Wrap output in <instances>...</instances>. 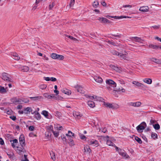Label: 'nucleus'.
Wrapping results in <instances>:
<instances>
[{"label": "nucleus", "instance_id": "obj_1", "mask_svg": "<svg viewBox=\"0 0 161 161\" xmlns=\"http://www.w3.org/2000/svg\"><path fill=\"white\" fill-rule=\"evenodd\" d=\"M101 138L104 141H106L107 142V144L108 145L113 147H114V144L113 142L115 141V140L113 138L109 137L108 136H101Z\"/></svg>", "mask_w": 161, "mask_h": 161}, {"label": "nucleus", "instance_id": "obj_2", "mask_svg": "<svg viewBox=\"0 0 161 161\" xmlns=\"http://www.w3.org/2000/svg\"><path fill=\"white\" fill-rule=\"evenodd\" d=\"M107 88L109 90H112V88H114L116 86V83L111 79H107L106 80Z\"/></svg>", "mask_w": 161, "mask_h": 161}, {"label": "nucleus", "instance_id": "obj_3", "mask_svg": "<svg viewBox=\"0 0 161 161\" xmlns=\"http://www.w3.org/2000/svg\"><path fill=\"white\" fill-rule=\"evenodd\" d=\"M146 126L147 125L146 123L143 122L137 126L136 127V129L138 132L141 133L143 132V130L145 129Z\"/></svg>", "mask_w": 161, "mask_h": 161}, {"label": "nucleus", "instance_id": "obj_4", "mask_svg": "<svg viewBox=\"0 0 161 161\" xmlns=\"http://www.w3.org/2000/svg\"><path fill=\"white\" fill-rule=\"evenodd\" d=\"M132 84L135 85L137 87H141V88L143 90H146V88H147V86L145 85L143 83L138 82L136 81H133L132 82Z\"/></svg>", "mask_w": 161, "mask_h": 161}, {"label": "nucleus", "instance_id": "obj_5", "mask_svg": "<svg viewBox=\"0 0 161 161\" xmlns=\"http://www.w3.org/2000/svg\"><path fill=\"white\" fill-rule=\"evenodd\" d=\"M118 152L119 154L123 157L127 159L130 158V156L126 153V152L124 150L121 149H119L118 150Z\"/></svg>", "mask_w": 161, "mask_h": 161}, {"label": "nucleus", "instance_id": "obj_6", "mask_svg": "<svg viewBox=\"0 0 161 161\" xmlns=\"http://www.w3.org/2000/svg\"><path fill=\"white\" fill-rule=\"evenodd\" d=\"M2 79L7 82L12 81V79L8 76V74L6 73H3L2 75Z\"/></svg>", "mask_w": 161, "mask_h": 161}, {"label": "nucleus", "instance_id": "obj_7", "mask_svg": "<svg viewBox=\"0 0 161 161\" xmlns=\"http://www.w3.org/2000/svg\"><path fill=\"white\" fill-rule=\"evenodd\" d=\"M128 54V53L127 52L125 51L122 53H119L118 56L122 59L128 60L127 57Z\"/></svg>", "mask_w": 161, "mask_h": 161}, {"label": "nucleus", "instance_id": "obj_8", "mask_svg": "<svg viewBox=\"0 0 161 161\" xmlns=\"http://www.w3.org/2000/svg\"><path fill=\"white\" fill-rule=\"evenodd\" d=\"M24 146L17 147L16 150L17 152L19 154H22L25 152V150L24 148Z\"/></svg>", "mask_w": 161, "mask_h": 161}, {"label": "nucleus", "instance_id": "obj_9", "mask_svg": "<svg viewBox=\"0 0 161 161\" xmlns=\"http://www.w3.org/2000/svg\"><path fill=\"white\" fill-rule=\"evenodd\" d=\"M88 144L90 145H92L95 147H97L99 146V143L98 141L93 139L89 140L88 142Z\"/></svg>", "mask_w": 161, "mask_h": 161}, {"label": "nucleus", "instance_id": "obj_10", "mask_svg": "<svg viewBox=\"0 0 161 161\" xmlns=\"http://www.w3.org/2000/svg\"><path fill=\"white\" fill-rule=\"evenodd\" d=\"M19 141L21 146H25V138L23 135H20L19 138Z\"/></svg>", "mask_w": 161, "mask_h": 161}, {"label": "nucleus", "instance_id": "obj_11", "mask_svg": "<svg viewBox=\"0 0 161 161\" xmlns=\"http://www.w3.org/2000/svg\"><path fill=\"white\" fill-rule=\"evenodd\" d=\"M74 87L77 90L78 92L82 94L84 93V90L81 86L77 85L75 86Z\"/></svg>", "mask_w": 161, "mask_h": 161}, {"label": "nucleus", "instance_id": "obj_12", "mask_svg": "<svg viewBox=\"0 0 161 161\" xmlns=\"http://www.w3.org/2000/svg\"><path fill=\"white\" fill-rule=\"evenodd\" d=\"M129 104L130 106H131L134 107H139L142 105V103L140 102H130L129 103Z\"/></svg>", "mask_w": 161, "mask_h": 161}, {"label": "nucleus", "instance_id": "obj_13", "mask_svg": "<svg viewBox=\"0 0 161 161\" xmlns=\"http://www.w3.org/2000/svg\"><path fill=\"white\" fill-rule=\"evenodd\" d=\"M94 79L96 82L99 83H102L103 81L102 78L99 76H95L94 77Z\"/></svg>", "mask_w": 161, "mask_h": 161}, {"label": "nucleus", "instance_id": "obj_14", "mask_svg": "<svg viewBox=\"0 0 161 161\" xmlns=\"http://www.w3.org/2000/svg\"><path fill=\"white\" fill-rule=\"evenodd\" d=\"M32 110L31 108L30 107H27L24 109V112L25 114H30L31 112H32Z\"/></svg>", "mask_w": 161, "mask_h": 161}, {"label": "nucleus", "instance_id": "obj_15", "mask_svg": "<svg viewBox=\"0 0 161 161\" xmlns=\"http://www.w3.org/2000/svg\"><path fill=\"white\" fill-rule=\"evenodd\" d=\"M10 142L11 143V146L12 147L14 148L16 147V144L18 143V140L16 139L13 140H10Z\"/></svg>", "mask_w": 161, "mask_h": 161}, {"label": "nucleus", "instance_id": "obj_16", "mask_svg": "<svg viewBox=\"0 0 161 161\" xmlns=\"http://www.w3.org/2000/svg\"><path fill=\"white\" fill-rule=\"evenodd\" d=\"M150 60L151 61L156 63L161 64V60L159 59L154 58H150Z\"/></svg>", "mask_w": 161, "mask_h": 161}, {"label": "nucleus", "instance_id": "obj_17", "mask_svg": "<svg viewBox=\"0 0 161 161\" xmlns=\"http://www.w3.org/2000/svg\"><path fill=\"white\" fill-rule=\"evenodd\" d=\"M142 80L144 83L149 85L151 84L152 82V80L150 78H145L143 79Z\"/></svg>", "mask_w": 161, "mask_h": 161}, {"label": "nucleus", "instance_id": "obj_18", "mask_svg": "<svg viewBox=\"0 0 161 161\" xmlns=\"http://www.w3.org/2000/svg\"><path fill=\"white\" fill-rule=\"evenodd\" d=\"M131 40L136 42H140L142 39L140 37L137 36H135L132 37L131 38Z\"/></svg>", "mask_w": 161, "mask_h": 161}, {"label": "nucleus", "instance_id": "obj_19", "mask_svg": "<svg viewBox=\"0 0 161 161\" xmlns=\"http://www.w3.org/2000/svg\"><path fill=\"white\" fill-rule=\"evenodd\" d=\"M73 114L74 117L78 119H80L82 116V115L77 112H73Z\"/></svg>", "mask_w": 161, "mask_h": 161}, {"label": "nucleus", "instance_id": "obj_20", "mask_svg": "<svg viewBox=\"0 0 161 161\" xmlns=\"http://www.w3.org/2000/svg\"><path fill=\"white\" fill-rule=\"evenodd\" d=\"M44 96L48 99H52L54 97V95L53 94L49 95L47 93H44L43 94Z\"/></svg>", "mask_w": 161, "mask_h": 161}, {"label": "nucleus", "instance_id": "obj_21", "mask_svg": "<svg viewBox=\"0 0 161 161\" xmlns=\"http://www.w3.org/2000/svg\"><path fill=\"white\" fill-rule=\"evenodd\" d=\"M66 136L68 137H70L72 138L73 137H74L75 136V134L74 133H73L71 131L69 130L68 131V133L67 134H66Z\"/></svg>", "mask_w": 161, "mask_h": 161}, {"label": "nucleus", "instance_id": "obj_22", "mask_svg": "<svg viewBox=\"0 0 161 161\" xmlns=\"http://www.w3.org/2000/svg\"><path fill=\"white\" fill-rule=\"evenodd\" d=\"M111 18H114L116 19H120L123 18H129V17L125 16H111Z\"/></svg>", "mask_w": 161, "mask_h": 161}, {"label": "nucleus", "instance_id": "obj_23", "mask_svg": "<svg viewBox=\"0 0 161 161\" xmlns=\"http://www.w3.org/2000/svg\"><path fill=\"white\" fill-rule=\"evenodd\" d=\"M20 69L23 72H27L29 70V67L26 66H23L20 67Z\"/></svg>", "mask_w": 161, "mask_h": 161}, {"label": "nucleus", "instance_id": "obj_24", "mask_svg": "<svg viewBox=\"0 0 161 161\" xmlns=\"http://www.w3.org/2000/svg\"><path fill=\"white\" fill-rule=\"evenodd\" d=\"M110 67L112 69H114L117 72H120V70L118 67L115 66L114 65L111 64L110 65Z\"/></svg>", "mask_w": 161, "mask_h": 161}, {"label": "nucleus", "instance_id": "obj_25", "mask_svg": "<svg viewBox=\"0 0 161 161\" xmlns=\"http://www.w3.org/2000/svg\"><path fill=\"white\" fill-rule=\"evenodd\" d=\"M104 105L106 107H108L109 108L114 109V106L112 104L109 103H103Z\"/></svg>", "mask_w": 161, "mask_h": 161}, {"label": "nucleus", "instance_id": "obj_26", "mask_svg": "<svg viewBox=\"0 0 161 161\" xmlns=\"http://www.w3.org/2000/svg\"><path fill=\"white\" fill-rule=\"evenodd\" d=\"M84 149L85 152L90 153L91 150L88 145H86L84 146Z\"/></svg>", "mask_w": 161, "mask_h": 161}, {"label": "nucleus", "instance_id": "obj_27", "mask_svg": "<svg viewBox=\"0 0 161 161\" xmlns=\"http://www.w3.org/2000/svg\"><path fill=\"white\" fill-rule=\"evenodd\" d=\"M35 114V117L38 120L40 119H41V115L40 114L36 111H35L33 113H32V114Z\"/></svg>", "mask_w": 161, "mask_h": 161}, {"label": "nucleus", "instance_id": "obj_28", "mask_svg": "<svg viewBox=\"0 0 161 161\" xmlns=\"http://www.w3.org/2000/svg\"><path fill=\"white\" fill-rule=\"evenodd\" d=\"M50 155L51 156V159L55 161L56 159L55 154L52 151H51L49 152Z\"/></svg>", "mask_w": 161, "mask_h": 161}, {"label": "nucleus", "instance_id": "obj_29", "mask_svg": "<svg viewBox=\"0 0 161 161\" xmlns=\"http://www.w3.org/2000/svg\"><path fill=\"white\" fill-rule=\"evenodd\" d=\"M148 9V7L147 6H143L140 8L139 10L141 11L145 12L147 11Z\"/></svg>", "mask_w": 161, "mask_h": 161}, {"label": "nucleus", "instance_id": "obj_30", "mask_svg": "<svg viewBox=\"0 0 161 161\" xmlns=\"http://www.w3.org/2000/svg\"><path fill=\"white\" fill-rule=\"evenodd\" d=\"M87 104L88 106L91 108H93L95 107V104L92 101H88L87 102Z\"/></svg>", "mask_w": 161, "mask_h": 161}, {"label": "nucleus", "instance_id": "obj_31", "mask_svg": "<svg viewBox=\"0 0 161 161\" xmlns=\"http://www.w3.org/2000/svg\"><path fill=\"white\" fill-rule=\"evenodd\" d=\"M30 98L32 100L37 101L41 98H42V97L41 96H38L34 97H30Z\"/></svg>", "mask_w": 161, "mask_h": 161}, {"label": "nucleus", "instance_id": "obj_32", "mask_svg": "<svg viewBox=\"0 0 161 161\" xmlns=\"http://www.w3.org/2000/svg\"><path fill=\"white\" fill-rule=\"evenodd\" d=\"M149 48L157 49L159 48V46L153 44H150L149 45Z\"/></svg>", "mask_w": 161, "mask_h": 161}, {"label": "nucleus", "instance_id": "obj_33", "mask_svg": "<svg viewBox=\"0 0 161 161\" xmlns=\"http://www.w3.org/2000/svg\"><path fill=\"white\" fill-rule=\"evenodd\" d=\"M11 101L13 103H20V100L16 97L13 98L11 99Z\"/></svg>", "mask_w": 161, "mask_h": 161}, {"label": "nucleus", "instance_id": "obj_34", "mask_svg": "<svg viewBox=\"0 0 161 161\" xmlns=\"http://www.w3.org/2000/svg\"><path fill=\"white\" fill-rule=\"evenodd\" d=\"M101 22L104 23H110L111 22L107 19L103 17H102V20Z\"/></svg>", "mask_w": 161, "mask_h": 161}, {"label": "nucleus", "instance_id": "obj_35", "mask_svg": "<svg viewBox=\"0 0 161 161\" xmlns=\"http://www.w3.org/2000/svg\"><path fill=\"white\" fill-rule=\"evenodd\" d=\"M6 92V89H5L4 87L0 86V93H5Z\"/></svg>", "mask_w": 161, "mask_h": 161}, {"label": "nucleus", "instance_id": "obj_36", "mask_svg": "<svg viewBox=\"0 0 161 161\" xmlns=\"http://www.w3.org/2000/svg\"><path fill=\"white\" fill-rule=\"evenodd\" d=\"M66 36L74 41L75 42H77L78 41L77 39L75 38V37H74L72 36L66 35Z\"/></svg>", "mask_w": 161, "mask_h": 161}, {"label": "nucleus", "instance_id": "obj_37", "mask_svg": "<svg viewBox=\"0 0 161 161\" xmlns=\"http://www.w3.org/2000/svg\"><path fill=\"white\" fill-rule=\"evenodd\" d=\"M62 114L58 111L55 112V116L58 118H60L62 116Z\"/></svg>", "mask_w": 161, "mask_h": 161}, {"label": "nucleus", "instance_id": "obj_38", "mask_svg": "<svg viewBox=\"0 0 161 161\" xmlns=\"http://www.w3.org/2000/svg\"><path fill=\"white\" fill-rule=\"evenodd\" d=\"M14 57V59L16 60H19L20 59V57L18 56L17 54L16 53H13V54L12 55Z\"/></svg>", "mask_w": 161, "mask_h": 161}, {"label": "nucleus", "instance_id": "obj_39", "mask_svg": "<svg viewBox=\"0 0 161 161\" xmlns=\"http://www.w3.org/2000/svg\"><path fill=\"white\" fill-rule=\"evenodd\" d=\"M116 90H114V91H117V92H120L122 91V92H124L125 91V90L124 89L123 87H121L119 88H116Z\"/></svg>", "mask_w": 161, "mask_h": 161}, {"label": "nucleus", "instance_id": "obj_40", "mask_svg": "<svg viewBox=\"0 0 161 161\" xmlns=\"http://www.w3.org/2000/svg\"><path fill=\"white\" fill-rule=\"evenodd\" d=\"M63 93L69 95H70L71 93V91H69L67 89L63 91Z\"/></svg>", "mask_w": 161, "mask_h": 161}, {"label": "nucleus", "instance_id": "obj_41", "mask_svg": "<svg viewBox=\"0 0 161 161\" xmlns=\"http://www.w3.org/2000/svg\"><path fill=\"white\" fill-rule=\"evenodd\" d=\"M7 154L10 158H14V154L13 153L8 152L7 153Z\"/></svg>", "mask_w": 161, "mask_h": 161}, {"label": "nucleus", "instance_id": "obj_42", "mask_svg": "<svg viewBox=\"0 0 161 161\" xmlns=\"http://www.w3.org/2000/svg\"><path fill=\"white\" fill-rule=\"evenodd\" d=\"M48 113L46 110H43L42 111V114L44 115L46 118H48Z\"/></svg>", "mask_w": 161, "mask_h": 161}, {"label": "nucleus", "instance_id": "obj_43", "mask_svg": "<svg viewBox=\"0 0 161 161\" xmlns=\"http://www.w3.org/2000/svg\"><path fill=\"white\" fill-rule=\"evenodd\" d=\"M64 58V57L63 55L59 54L57 55L56 59L60 60H63Z\"/></svg>", "mask_w": 161, "mask_h": 161}, {"label": "nucleus", "instance_id": "obj_44", "mask_svg": "<svg viewBox=\"0 0 161 161\" xmlns=\"http://www.w3.org/2000/svg\"><path fill=\"white\" fill-rule=\"evenodd\" d=\"M99 5V3L97 0H96L92 4V6L94 8H97Z\"/></svg>", "mask_w": 161, "mask_h": 161}, {"label": "nucleus", "instance_id": "obj_45", "mask_svg": "<svg viewBox=\"0 0 161 161\" xmlns=\"http://www.w3.org/2000/svg\"><path fill=\"white\" fill-rule=\"evenodd\" d=\"M58 54L56 53H52L51 55V57L54 59H56Z\"/></svg>", "mask_w": 161, "mask_h": 161}, {"label": "nucleus", "instance_id": "obj_46", "mask_svg": "<svg viewBox=\"0 0 161 161\" xmlns=\"http://www.w3.org/2000/svg\"><path fill=\"white\" fill-rule=\"evenodd\" d=\"M54 127L55 129H56L57 130H60L63 129L62 126H60V125H55Z\"/></svg>", "mask_w": 161, "mask_h": 161}, {"label": "nucleus", "instance_id": "obj_47", "mask_svg": "<svg viewBox=\"0 0 161 161\" xmlns=\"http://www.w3.org/2000/svg\"><path fill=\"white\" fill-rule=\"evenodd\" d=\"M153 126L154 128L156 130H158L160 128V125L158 124H157L153 125Z\"/></svg>", "mask_w": 161, "mask_h": 161}, {"label": "nucleus", "instance_id": "obj_48", "mask_svg": "<svg viewBox=\"0 0 161 161\" xmlns=\"http://www.w3.org/2000/svg\"><path fill=\"white\" fill-rule=\"evenodd\" d=\"M75 3V0H70L69 3V8L73 6Z\"/></svg>", "mask_w": 161, "mask_h": 161}, {"label": "nucleus", "instance_id": "obj_49", "mask_svg": "<svg viewBox=\"0 0 161 161\" xmlns=\"http://www.w3.org/2000/svg\"><path fill=\"white\" fill-rule=\"evenodd\" d=\"M111 53L114 55L118 56L119 53L116 51L115 50H113L111 52Z\"/></svg>", "mask_w": 161, "mask_h": 161}, {"label": "nucleus", "instance_id": "obj_50", "mask_svg": "<svg viewBox=\"0 0 161 161\" xmlns=\"http://www.w3.org/2000/svg\"><path fill=\"white\" fill-rule=\"evenodd\" d=\"M135 140L139 143L141 144L142 142L140 138L137 136H136L135 138Z\"/></svg>", "mask_w": 161, "mask_h": 161}, {"label": "nucleus", "instance_id": "obj_51", "mask_svg": "<svg viewBox=\"0 0 161 161\" xmlns=\"http://www.w3.org/2000/svg\"><path fill=\"white\" fill-rule=\"evenodd\" d=\"M39 87L42 90L44 89L47 87V85L45 84H42L39 86Z\"/></svg>", "mask_w": 161, "mask_h": 161}, {"label": "nucleus", "instance_id": "obj_52", "mask_svg": "<svg viewBox=\"0 0 161 161\" xmlns=\"http://www.w3.org/2000/svg\"><path fill=\"white\" fill-rule=\"evenodd\" d=\"M51 131L53 132V135H54V136H55V137H57L58 136L59 133L58 132L54 131L52 129L51 130Z\"/></svg>", "mask_w": 161, "mask_h": 161}, {"label": "nucleus", "instance_id": "obj_53", "mask_svg": "<svg viewBox=\"0 0 161 161\" xmlns=\"http://www.w3.org/2000/svg\"><path fill=\"white\" fill-rule=\"evenodd\" d=\"M151 137L153 139H155L157 138L158 136L156 133H152L151 135Z\"/></svg>", "mask_w": 161, "mask_h": 161}, {"label": "nucleus", "instance_id": "obj_54", "mask_svg": "<svg viewBox=\"0 0 161 161\" xmlns=\"http://www.w3.org/2000/svg\"><path fill=\"white\" fill-rule=\"evenodd\" d=\"M69 144L70 146H72L74 145V142L72 139L70 138L69 142Z\"/></svg>", "mask_w": 161, "mask_h": 161}, {"label": "nucleus", "instance_id": "obj_55", "mask_svg": "<svg viewBox=\"0 0 161 161\" xmlns=\"http://www.w3.org/2000/svg\"><path fill=\"white\" fill-rule=\"evenodd\" d=\"M22 161H29L27 158V155L25 154L24 155V157L21 159Z\"/></svg>", "mask_w": 161, "mask_h": 161}, {"label": "nucleus", "instance_id": "obj_56", "mask_svg": "<svg viewBox=\"0 0 161 161\" xmlns=\"http://www.w3.org/2000/svg\"><path fill=\"white\" fill-rule=\"evenodd\" d=\"M95 98L97 101H102L103 100V99L100 97H97L96 96H94Z\"/></svg>", "mask_w": 161, "mask_h": 161}, {"label": "nucleus", "instance_id": "obj_57", "mask_svg": "<svg viewBox=\"0 0 161 161\" xmlns=\"http://www.w3.org/2000/svg\"><path fill=\"white\" fill-rule=\"evenodd\" d=\"M61 136V139L63 141H65V142H66L67 139L66 137V136L64 135H62Z\"/></svg>", "mask_w": 161, "mask_h": 161}, {"label": "nucleus", "instance_id": "obj_58", "mask_svg": "<svg viewBox=\"0 0 161 161\" xmlns=\"http://www.w3.org/2000/svg\"><path fill=\"white\" fill-rule=\"evenodd\" d=\"M106 42L109 44H112L114 46H116V44L114 42H113L112 41H107Z\"/></svg>", "mask_w": 161, "mask_h": 161}, {"label": "nucleus", "instance_id": "obj_59", "mask_svg": "<svg viewBox=\"0 0 161 161\" xmlns=\"http://www.w3.org/2000/svg\"><path fill=\"white\" fill-rule=\"evenodd\" d=\"M84 96H85L87 98H89L91 99H93L95 98L94 96H90L87 95H85Z\"/></svg>", "mask_w": 161, "mask_h": 161}, {"label": "nucleus", "instance_id": "obj_60", "mask_svg": "<svg viewBox=\"0 0 161 161\" xmlns=\"http://www.w3.org/2000/svg\"><path fill=\"white\" fill-rule=\"evenodd\" d=\"M156 122V121L155 120H154L151 119V120L150 121V125H153H153H154V124Z\"/></svg>", "mask_w": 161, "mask_h": 161}, {"label": "nucleus", "instance_id": "obj_61", "mask_svg": "<svg viewBox=\"0 0 161 161\" xmlns=\"http://www.w3.org/2000/svg\"><path fill=\"white\" fill-rule=\"evenodd\" d=\"M54 6V3H52L51 4H50L49 6V8L51 9Z\"/></svg>", "mask_w": 161, "mask_h": 161}, {"label": "nucleus", "instance_id": "obj_62", "mask_svg": "<svg viewBox=\"0 0 161 161\" xmlns=\"http://www.w3.org/2000/svg\"><path fill=\"white\" fill-rule=\"evenodd\" d=\"M34 127L33 126H30L29 127V129L31 131H33L34 130Z\"/></svg>", "mask_w": 161, "mask_h": 161}, {"label": "nucleus", "instance_id": "obj_63", "mask_svg": "<svg viewBox=\"0 0 161 161\" xmlns=\"http://www.w3.org/2000/svg\"><path fill=\"white\" fill-rule=\"evenodd\" d=\"M80 137L81 139H86V137L84 135H81L80 136Z\"/></svg>", "mask_w": 161, "mask_h": 161}, {"label": "nucleus", "instance_id": "obj_64", "mask_svg": "<svg viewBox=\"0 0 161 161\" xmlns=\"http://www.w3.org/2000/svg\"><path fill=\"white\" fill-rule=\"evenodd\" d=\"M43 79L44 80H46L47 81H48L50 80L51 79L49 77H43Z\"/></svg>", "mask_w": 161, "mask_h": 161}]
</instances>
